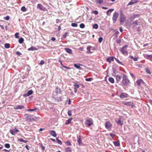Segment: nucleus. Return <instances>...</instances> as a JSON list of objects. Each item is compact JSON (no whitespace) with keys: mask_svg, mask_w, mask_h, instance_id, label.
<instances>
[{"mask_svg":"<svg viewBox=\"0 0 152 152\" xmlns=\"http://www.w3.org/2000/svg\"><path fill=\"white\" fill-rule=\"evenodd\" d=\"M130 74L133 78L135 77V75L133 73L130 72Z\"/></svg>","mask_w":152,"mask_h":152,"instance_id":"680f3d73","label":"nucleus"},{"mask_svg":"<svg viewBox=\"0 0 152 152\" xmlns=\"http://www.w3.org/2000/svg\"><path fill=\"white\" fill-rule=\"evenodd\" d=\"M133 24L134 25V27H135L136 26L138 25V20H135L133 23Z\"/></svg>","mask_w":152,"mask_h":152,"instance_id":"7c9ffc66","label":"nucleus"},{"mask_svg":"<svg viewBox=\"0 0 152 152\" xmlns=\"http://www.w3.org/2000/svg\"><path fill=\"white\" fill-rule=\"evenodd\" d=\"M143 82V81L142 79L138 80L136 81L137 84L139 86H140L141 84Z\"/></svg>","mask_w":152,"mask_h":152,"instance_id":"412c9836","label":"nucleus"},{"mask_svg":"<svg viewBox=\"0 0 152 152\" xmlns=\"http://www.w3.org/2000/svg\"><path fill=\"white\" fill-rule=\"evenodd\" d=\"M96 2L97 3L101 4L103 2V0H96Z\"/></svg>","mask_w":152,"mask_h":152,"instance_id":"79ce46f5","label":"nucleus"},{"mask_svg":"<svg viewBox=\"0 0 152 152\" xmlns=\"http://www.w3.org/2000/svg\"><path fill=\"white\" fill-rule=\"evenodd\" d=\"M74 88H79L80 87L79 85L77 84H75L74 85Z\"/></svg>","mask_w":152,"mask_h":152,"instance_id":"a18cd8bd","label":"nucleus"},{"mask_svg":"<svg viewBox=\"0 0 152 152\" xmlns=\"http://www.w3.org/2000/svg\"><path fill=\"white\" fill-rule=\"evenodd\" d=\"M50 134L53 137H56L57 136V134L55 131L54 130L50 131Z\"/></svg>","mask_w":152,"mask_h":152,"instance_id":"f3484780","label":"nucleus"},{"mask_svg":"<svg viewBox=\"0 0 152 152\" xmlns=\"http://www.w3.org/2000/svg\"><path fill=\"white\" fill-rule=\"evenodd\" d=\"M118 17V14L116 12H115L113 14L112 20L113 23H115Z\"/></svg>","mask_w":152,"mask_h":152,"instance_id":"423d86ee","label":"nucleus"},{"mask_svg":"<svg viewBox=\"0 0 152 152\" xmlns=\"http://www.w3.org/2000/svg\"><path fill=\"white\" fill-rule=\"evenodd\" d=\"M124 104L127 106H133L134 104L132 102H126L124 103Z\"/></svg>","mask_w":152,"mask_h":152,"instance_id":"2eb2a0df","label":"nucleus"},{"mask_svg":"<svg viewBox=\"0 0 152 152\" xmlns=\"http://www.w3.org/2000/svg\"><path fill=\"white\" fill-rule=\"evenodd\" d=\"M40 146L42 148V150L44 151L45 150V146H43L42 144L40 145Z\"/></svg>","mask_w":152,"mask_h":152,"instance_id":"603ef678","label":"nucleus"},{"mask_svg":"<svg viewBox=\"0 0 152 152\" xmlns=\"http://www.w3.org/2000/svg\"><path fill=\"white\" fill-rule=\"evenodd\" d=\"M93 79V78H86L85 79V80L86 81H91V80Z\"/></svg>","mask_w":152,"mask_h":152,"instance_id":"de8ad7c7","label":"nucleus"},{"mask_svg":"<svg viewBox=\"0 0 152 152\" xmlns=\"http://www.w3.org/2000/svg\"><path fill=\"white\" fill-rule=\"evenodd\" d=\"M93 121L91 118H89L87 119L85 121V124L86 126L88 127H89L91 125L93 124Z\"/></svg>","mask_w":152,"mask_h":152,"instance_id":"39448f33","label":"nucleus"},{"mask_svg":"<svg viewBox=\"0 0 152 152\" xmlns=\"http://www.w3.org/2000/svg\"><path fill=\"white\" fill-rule=\"evenodd\" d=\"M92 47L91 46H88L87 47V53H92V52H91V50H90V49Z\"/></svg>","mask_w":152,"mask_h":152,"instance_id":"393cba45","label":"nucleus"},{"mask_svg":"<svg viewBox=\"0 0 152 152\" xmlns=\"http://www.w3.org/2000/svg\"><path fill=\"white\" fill-rule=\"evenodd\" d=\"M113 143L114 145L116 146H118L120 145V143L119 141H115L113 142Z\"/></svg>","mask_w":152,"mask_h":152,"instance_id":"a878e982","label":"nucleus"},{"mask_svg":"<svg viewBox=\"0 0 152 152\" xmlns=\"http://www.w3.org/2000/svg\"><path fill=\"white\" fill-rule=\"evenodd\" d=\"M77 142L79 145H80L82 143V139L80 136L77 137Z\"/></svg>","mask_w":152,"mask_h":152,"instance_id":"aec40b11","label":"nucleus"},{"mask_svg":"<svg viewBox=\"0 0 152 152\" xmlns=\"http://www.w3.org/2000/svg\"><path fill=\"white\" fill-rule=\"evenodd\" d=\"M128 47L127 45L124 46L120 50V51L123 54H126L127 55L128 54V52L126 48Z\"/></svg>","mask_w":152,"mask_h":152,"instance_id":"20e7f679","label":"nucleus"},{"mask_svg":"<svg viewBox=\"0 0 152 152\" xmlns=\"http://www.w3.org/2000/svg\"><path fill=\"white\" fill-rule=\"evenodd\" d=\"M24 41V39L23 38H20L18 40L20 44L22 43Z\"/></svg>","mask_w":152,"mask_h":152,"instance_id":"473e14b6","label":"nucleus"},{"mask_svg":"<svg viewBox=\"0 0 152 152\" xmlns=\"http://www.w3.org/2000/svg\"><path fill=\"white\" fill-rule=\"evenodd\" d=\"M71 26L73 27H76L77 26V24L76 23H72L71 24Z\"/></svg>","mask_w":152,"mask_h":152,"instance_id":"a19ab883","label":"nucleus"},{"mask_svg":"<svg viewBox=\"0 0 152 152\" xmlns=\"http://www.w3.org/2000/svg\"><path fill=\"white\" fill-rule=\"evenodd\" d=\"M145 71L147 74H151V72L149 69L148 68H146L145 69Z\"/></svg>","mask_w":152,"mask_h":152,"instance_id":"e433bc0d","label":"nucleus"},{"mask_svg":"<svg viewBox=\"0 0 152 152\" xmlns=\"http://www.w3.org/2000/svg\"><path fill=\"white\" fill-rule=\"evenodd\" d=\"M10 45L9 43H6L4 44V47L5 48L8 49L10 48Z\"/></svg>","mask_w":152,"mask_h":152,"instance_id":"2f4dec72","label":"nucleus"},{"mask_svg":"<svg viewBox=\"0 0 152 152\" xmlns=\"http://www.w3.org/2000/svg\"><path fill=\"white\" fill-rule=\"evenodd\" d=\"M93 28L97 29L98 28V26L97 24H94L93 26Z\"/></svg>","mask_w":152,"mask_h":152,"instance_id":"72a5a7b5","label":"nucleus"},{"mask_svg":"<svg viewBox=\"0 0 152 152\" xmlns=\"http://www.w3.org/2000/svg\"><path fill=\"white\" fill-rule=\"evenodd\" d=\"M37 110V108L35 107L34 109L27 110L26 111L29 112H34L35 111Z\"/></svg>","mask_w":152,"mask_h":152,"instance_id":"c85d7f7f","label":"nucleus"},{"mask_svg":"<svg viewBox=\"0 0 152 152\" xmlns=\"http://www.w3.org/2000/svg\"><path fill=\"white\" fill-rule=\"evenodd\" d=\"M120 19L121 24H122L126 20V18L122 12H121L120 13Z\"/></svg>","mask_w":152,"mask_h":152,"instance_id":"7ed1b4c3","label":"nucleus"},{"mask_svg":"<svg viewBox=\"0 0 152 152\" xmlns=\"http://www.w3.org/2000/svg\"><path fill=\"white\" fill-rule=\"evenodd\" d=\"M129 96V95L126 93H121L120 96V97L122 99L128 97Z\"/></svg>","mask_w":152,"mask_h":152,"instance_id":"9d476101","label":"nucleus"},{"mask_svg":"<svg viewBox=\"0 0 152 152\" xmlns=\"http://www.w3.org/2000/svg\"><path fill=\"white\" fill-rule=\"evenodd\" d=\"M18 140L22 142H23L24 141V140L22 138L18 139Z\"/></svg>","mask_w":152,"mask_h":152,"instance_id":"338daca9","label":"nucleus"},{"mask_svg":"<svg viewBox=\"0 0 152 152\" xmlns=\"http://www.w3.org/2000/svg\"><path fill=\"white\" fill-rule=\"evenodd\" d=\"M68 34V32H66L63 35V38L64 39H65L66 38V36Z\"/></svg>","mask_w":152,"mask_h":152,"instance_id":"ea45409f","label":"nucleus"},{"mask_svg":"<svg viewBox=\"0 0 152 152\" xmlns=\"http://www.w3.org/2000/svg\"><path fill=\"white\" fill-rule=\"evenodd\" d=\"M122 77L119 75H118L116 76V79L117 81V83H118L120 82V81Z\"/></svg>","mask_w":152,"mask_h":152,"instance_id":"f8f14e48","label":"nucleus"},{"mask_svg":"<svg viewBox=\"0 0 152 152\" xmlns=\"http://www.w3.org/2000/svg\"><path fill=\"white\" fill-rule=\"evenodd\" d=\"M116 41L117 43L120 44L121 42V40L120 39H117L116 40Z\"/></svg>","mask_w":152,"mask_h":152,"instance_id":"8fccbe9b","label":"nucleus"},{"mask_svg":"<svg viewBox=\"0 0 152 152\" xmlns=\"http://www.w3.org/2000/svg\"><path fill=\"white\" fill-rule=\"evenodd\" d=\"M115 59L117 62H118L119 64H120L122 65H124L118 59L115 58Z\"/></svg>","mask_w":152,"mask_h":152,"instance_id":"c9c22d12","label":"nucleus"},{"mask_svg":"<svg viewBox=\"0 0 152 152\" xmlns=\"http://www.w3.org/2000/svg\"><path fill=\"white\" fill-rule=\"evenodd\" d=\"M66 144H67L68 145L70 146L71 145V144L70 143V142L69 141H67L66 142Z\"/></svg>","mask_w":152,"mask_h":152,"instance_id":"052dcab7","label":"nucleus"},{"mask_svg":"<svg viewBox=\"0 0 152 152\" xmlns=\"http://www.w3.org/2000/svg\"><path fill=\"white\" fill-rule=\"evenodd\" d=\"M138 15L136 14L132 16V18L133 19H134L137 17Z\"/></svg>","mask_w":152,"mask_h":152,"instance_id":"69168bd1","label":"nucleus"},{"mask_svg":"<svg viewBox=\"0 0 152 152\" xmlns=\"http://www.w3.org/2000/svg\"><path fill=\"white\" fill-rule=\"evenodd\" d=\"M64 49L67 53L70 54L72 53V50L71 49L68 48H65Z\"/></svg>","mask_w":152,"mask_h":152,"instance_id":"4be33fe9","label":"nucleus"},{"mask_svg":"<svg viewBox=\"0 0 152 152\" xmlns=\"http://www.w3.org/2000/svg\"><path fill=\"white\" fill-rule=\"evenodd\" d=\"M122 80L121 82V85H123L125 86H128L129 83V80L128 79L127 76L123 74H122Z\"/></svg>","mask_w":152,"mask_h":152,"instance_id":"f257e3e1","label":"nucleus"},{"mask_svg":"<svg viewBox=\"0 0 152 152\" xmlns=\"http://www.w3.org/2000/svg\"><path fill=\"white\" fill-rule=\"evenodd\" d=\"M108 80L111 83H114V79L112 77H110L108 79Z\"/></svg>","mask_w":152,"mask_h":152,"instance_id":"bb28decb","label":"nucleus"},{"mask_svg":"<svg viewBox=\"0 0 152 152\" xmlns=\"http://www.w3.org/2000/svg\"><path fill=\"white\" fill-rule=\"evenodd\" d=\"M10 17L7 15V16L6 17H5L4 18V19L5 20H9L10 19Z\"/></svg>","mask_w":152,"mask_h":152,"instance_id":"864d4df0","label":"nucleus"},{"mask_svg":"<svg viewBox=\"0 0 152 152\" xmlns=\"http://www.w3.org/2000/svg\"><path fill=\"white\" fill-rule=\"evenodd\" d=\"M115 121L120 126H122L123 124V121H121L120 118L119 119H115Z\"/></svg>","mask_w":152,"mask_h":152,"instance_id":"1a4fd4ad","label":"nucleus"},{"mask_svg":"<svg viewBox=\"0 0 152 152\" xmlns=\"http://www.w3.org/2000/svg\"><path fill=\"white\" fill-rule=\"evenodd\" d=\"M114 10V9L113 8L110 9L107 11V12H111Z\"/></svg>","mask_w":152,"mask_h":152,"instance_id":"4d7b16f0","label":"nucleus"},{"mask_svg":"<svg viewBox=\"0 0 152 152\" xmlns=\"http://www.w3.org/2000/svg\"><path fill=\"white\" fill-rule=\"evenodd\" d=\"M66 152H71L72 150L71 148L70 147H67L66 148L65 150Z\"/></svg>","mask_w":152,"mask_h":152,"instance_id":"cd10ccee","label":"nucleus"},{"mask_svg":"<svg viewBox=\"0 0 152 152\" xmlns=\"http://www.w3.org/2000/svg\"><path fill=\"white\" fill-rule=\"evenodd\" d=\"M19 34L18 33H16L15 34V37L16 38H19Z\"/></svg>","mask_w":152,"mask_h":152,"instance_id":"49530a36","label":"nucleus"},{"mask_svg":"<svg viewBox=\"0 0 152 152\" xmlns=\"http://www.w3.org/2000/svg\"><path fill=\"white\" fill-rule=\"evenodd\" d=\"M72 111L71 110H69L68 112V115L69 116H71L72 115Z\"/></svg>","mask_w":152,"mask_h":152,"instance_id":"09e8293b","label":"nucleus"},{"mask_svg":"<svg viewBox=\"0 0 152 152\" xmlns=\"http://www.w3.org/2000/svg\"><path fill=\"white\" fill-rule=\"evenodd\" d=\"M45 62L43 60H41L39 62V64L40 65H42L44 64Z\"/></svg>","mask_w":152,"mask_h":152,"instance_id":"5fc2aeb1","label":"nucleus"},{"mask_svg":"<svg viewBox=\"0 0 152 152\" xmlns=\"http://www.w3.org/2000/svg\"><path fill=\"white\" fill-rule=\"evenodd\" d=\"M72 118H70L68 120L66 121V122L65 123V124L68 125L70 123L72 120Z\"/></svg>","mask_w":152,"mask_h":152,"instance_id":"5701e85b","label":"nucleus"},{"mask_svg":"<svg viewBox=\"0 0 152 152\" xmlns=\"http://www.w3.org/2000/svg\"><path fill=\"white\" fill-rule=\"evenodd\" d=\"M16 54L18 56H20L21 55V53L18 51L16 52Z\"/></svg>","mask_w":152,"mask_h":152,"instance_id":"13d9d810","label":"nucleus"},{"mask_svg":"<svg viewBox=\"0 0 152 152\" xmlns=\"http://www.w3.org/2000/svg\"><path fill=\"white\" fill-rule=\"evenodd\" d=\"M132 1L134 3V4L137 3L138 1L137 0H132Z\"/></svg>","mask_w":152,"mask_h":152,"instance_id":"774afa93","label":"nucleus"},{"mask_svg":"<svg viewBox=\"0 0 152 152\" xmlns=\"http://www.w3.org/2000/svg\"><path fill=\"white\" fill-rule=\"evenodd\" d=\"M113 61L114 58L113 56H110L107 59V61L109 62L110 63H111V61Z\"/></svg>","mask_w":152,"mask_h":152,"instance_id":"a211bd4d","label":"nucleus"},{"mask_svg":"<svg viewBox=\"0 0 152 152\" xmlns=\"http://www.w3.org/2000/svg\"><path fill=\"white\" fill-rule=\"evenodd\" d=\"M134 4V3L131 0L130 1L128 4H127L128 6L130 5H132L133 4Z\"/></svg>","mask_w":152,"mask_h":152,"instance_id":"6e6d98bb","label":"nucleus"},{"mask_svg":"<svg viewBox=\"0 0 152 152\" xmlns=\"http://www.w3.org/2000/svg\"><path fill=\"white\" fill-rule=\"evenodd\" d=\"M38 49L37 48H36L32 46L31 48H28V51L30 50H37Z\"/></svg>","mask_w":152,"mask_h":152,"instance_id":"b1692460","label":"nucleus"},{"mask_svg":"<svg viewBox=\"0 0 152 152\" xmlns=\"http://www.w3.org/2000/svg\"><path fill=\"white\" fill-rule=\"evenodd\" d=\"M63 66L64 67V68H66V69H71V68H70V67H68V66H64V65H63Z\"/></svg>","mask_w":152,"mask_h":152,"instance_id":"0e129e2a","label":"nucleus"},{"mask_svg":"<svg viewBox=\"0 0 152 152\" xmlns=\"http://www.w3.org/2000/svg\"><path fill=\"white\" fill-rule=\"evenodd\" d=\"M111 124L109 121H107L106 122L105 124V128L107 129H109L110 128L111 126Z\"/></svg>","mask_w":152,"mask_h":152,"instance_id":"ddd939ff","label":"nucleus"},{"mask_svg":"<svg viewBox=\"0 0 152 152\" xmlns=\"http://www.w3.org/2000/svg\"><path fill=\"white\" fill-rule=\"evenodd\" d=\"M5 147L7 148H9L10 147V145L9 144L6 143L4 145Z\"/></svg>","mask_w":152,"mask_h":152,"instance_id":"37998d69","label":"nucleus"},{"mask_svg":"<svg viewBox=\"0 0 152 152\" xmlns=\"http://www.w3.org/2000/svg\"><path fill=\"white\" fill-rule=\"evenodd\" d=\"M144 56L146 58L152 61V54H145L144 55Z\"/></svg>","mask_w":152,"mask_h":152,"instance_id":"9b49d317","label":"nucleus"},{"mask_svg":"<svg viewBox=\"0 0 152 152\" xmlns=\"http://www.w3.org/2000/svg\"><path fill=\"white\" fill-rule=\"evenodd\" d=\"M55 91L56 93L57 94H61V89L60 88H59L58 86L56 87Z\"/></svg>","mask_w":152,"mask_h":152,"instance_id":"6ab92c4d","label":"nucleus"},{"mask_svg":"<svg viewBox=\"0 0 152 152\" xmlns=\"http://www.w3.org/2000/svg\"><path fill=\"white\" fill-rule=\"evenodd\" d=\"M85 27V26L84 24L82 23L80 25V27L81 28H84Z\"/></svg>","mask_w":152,"mask_h":152,"instance_id":"c03bdc74","label":"nucleus"},{"mask_svg":"<svg viewBox=\"0 0 152 152\" xmlns=\"http://www.w3.org/2000/svg\"><path fill=\"white\" fill-rule=\"evenodd\" d=\"M37 8L39 9L42 11H45V8L42 6L41 4H39L37 5Z\"/></svg>","mask_w":152,"mask_h":152,"instance_id":"6e6552de","label":"nucleus"},{"mask_svg":"<svg viewBox=\"0 0 152 152\" xmlns=\"http://www.w3.org/2000/svg\"><path fill=\"white\" fill-rule=\"evenodd\" d=\"M24 108V106L23 105H19L16 106L14 108L15 110L21 109Z\"/></svg>","mask_w":152,"mask_h":152,"instance_id":"dca6fc26","label":"nucleus"},{"mask_svg":"<svg viewBox=\"0 0 152 152\" xmlns=\"http://www.w3.org/2000/svg\"><path fill=\"white\" fill-rule=\"evenodd\" d=\"M21 10L23 12H25L26 11V9L25 6H23L21 8Z\"/></svg>","mask_w":152,"mask_h":152,"instance_id":"f704fd0d","label":"nucleus"},{"mask_svg":"<svg viewBox=\"0 0 152 152\" xmlns=\"http://www.w3.org/2000/svg\"><path fill=\"white\" fill-rule=\"evenodd\" d=\"M93 13L96 15H97L98 14V12L96 10H94L93 11Z\"/></svg>","mask_w":152,"mask_h":152,"instance_id":"bf43d9fd","label":"nucleus"},{"mask_svg":"<svg viewBox=\"0 0 152 152\" xmlns=\"http://www.w3.org/2000/svg\"><path fill=\"white\" fill-rule=\"evenodd\" d=\"M110 136L113 138L115 136V135L112 133L110 134Z\"/></svg>","mask_w":152,"mask_h":152,"instance_id":"e2e57ef3","label":"nucleus"},{"mask_svg":"<svg viewBox=\"0 0 152 152\" xmlns=\"http://www.w3.org/2000/svg\"><path fill=\"white\" fill-rule=\"evenodd\" d=\"M130 58L131 59L134 60V61H136L138 59V57H134L133 56H131L130 57Z\"/></svg>","mask_w":152,"mask_h":152,"instance_id":"c756f323","label":"nucleus"},{"mask_svg":"<svg viewBox=\"0 0 152 152\" xmlns=\"http://www.w3.org/2000/svg\"><path fill=\"white\" fill-rule=\"evenodd\" d=\"M19 131L18 129H12L10 130V132L12 134V135H14L15 134H16L17 132H19Z\"/></svg>","mask_w":152,"mask_h":152,"instance_id":"0eeeda50","label":"nucleus"},{"mask_svg":"<svg viewBox=\"0 0 152 152\" xmlns=\"http://www.w3.org/2000/svg\"><path fill=\"white\" fill-rule=\"evenodd\" d=\"M74 66L76 68L79 69H80L81 68L80 67V66L78 64H74Z\"/></svg>","mask_w":152,"mask_h":152,"instance_id":"4c0bfd02","label":"nucleus"},{"mask_svg":"<svg viewBox=\"0 0 152 152\" xmlns=\"http://www.w3.org/2000/svg\"><path fill=\"white\" fill-rule=\"evenodd\" d=\"M56 140L58 142V143L60 145H61L62 144V142L61 140H59L58 138H56Z\"/></svg>","mask_w":152,"mask_h":152,"instance_id":"58836bf2","label":"nucleus"},{"mask_svg":"<svg viewBox=\"0 0 152 152\" xmlns=\"http://www.w3.org/2000/svg\"><path fill=\"white\" fill-rule=\"evenodd\" d=\"M26 117V120L27 121H35L37 119V118L33 115L29 114H25L24 115Z\"/></svg>","mask_w":152,"mask_h":152,"instance_id":"f03ea898","label":"nucleus"},{"mask_svg":"<svg viewBox=\"0 0 152 152\" xmlns=\"http://www.w3.org/2000/svg\"><path fill=\"white\" fill-rule=\"evenodd\" d=\"M33 91L32 90H30L28 91L24 95V96H28L33 94Z\"/></svg>","mask_w":152,"mask_h":152,"instance_id":"4468645a","label":"nucleus"},{"mask_svg":"<svg viewBox=\"0 0 152 152\" xmlns=\"http://www.w3.org/2000/svg\"><path fill=\"white\" fill-rule=\"evenodd\" d=\"M103 40V38L102 37H100L99 38L98 41L100 43H101Z\"/></svg>","mask_w":152,"mask_h":152,"instance_id":"3c124183","label":"nucleus"}]
</instances>
